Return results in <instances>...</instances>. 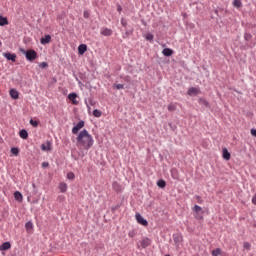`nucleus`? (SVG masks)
Returning a JSON list of instances; mask_svg holds the SVG:
<instances>
[{"mask_svg":"<svg viewBox=\"0 0 256 256\" xmlns=\"http://www.w3.org/2000/svg\"><path fill=\"white\" fill-rule=\"evenodd\" d=\"M76 139L78 147H82V149H85L86 151H89V149L93 147V143H95L93 136L89 134V131L86 129L80 131Z\"/></svg>","mask_w":256,"mask_h":256,"instance_id":"1","label":"nucleus"},{"mask_svg":"<svg viewBox=\"0 0 256 256\" xmlns=\"http://www.w3.org/2000/svg\"><path fill=\"white\" fill-rule=\"evenodd\" d=\"M20 53H22V55H25L27 61H30V63H33V61L37 59V52L33 49L26 51L25 49L20 48Z\"/></svg>","mask_w":256,"mask_h":256,"instance_id":"2","label":"nucleus"},{"mask_svg":"<svg viewBox=\"0 0 256 256\" xmlns=\"http://www.w3.org/2000/svg\"><path fill=\"white\" fill-rule=\"evenodd\" d=\"M84 127H85V122L81 120L80 122L77 123L76 126L72 128L73 135H77L79 131H81V129H83Z\"/></svg>","mask_w":256,"mask_h":256,"instance_id":"3","label":"nucleus"},{"mask_svg":"<svg viewBox=\"0 0 256 256\" xmlns=\"http://www.w3.org/2000/svg\"><path fill=\"white\" fill-rule=\"evenodd\" d=\"M2 55L7 59V61H12V63L17 61V54L15 53L4 52Z\"/></svg>","mask_w":256,"mask_h":256,"instance_id":"4","label":"nucleus"},{"mask_svg":"<svg viewBox=\"0 0 256 256\" xmlns=\"http://www.w3.org/2000/svg\"><path fill=\"white\" fill-rule=\"evenodd\" d=\"M135 217H136L137 223H139L140 225H143V227H147V225H149V222H147V220H145V218H143L141 214L136 213Z\"/></svg>","mask_w":256,"mask_h":256,"instance_id":"5","label":"nucleus"},{"mask_svg":"<svg viewBox=\"0 0 256 256\" xmlns=\"http://www.w3.org/2000/svg\"><path fill=\"white\" fill-rule=\"evenodd\" d=\"M187 93L190 97H193V95H199V93H201V90L197 87H191L188 89Z\"/></svg>","mask_w":256,"mask_h":256,"instance_id":"6","label":"nucleus"},{"mask_svg":"<svg viewBox=\"0 0 256 256\" xmlns=\"http://www.w3.org/2000/svg\"><path fill=\"white\" fill-rule=\"evenodd\" d=\"M85 105L88 109V111H91V107H95V105H97V102L95 100H93V98H90L87 100H85Z\"/></svg>","mask_w":256,"mask_h":256,"instance_id":"7","label":"nucleus"},{"mask_svg":"<svg viewBox=\"0 0 256 256\" xmlns=\"http://www.w3.org/2000/svg\"><path fill=\"white\" fill-rule=\"evenodd\" d=\"M193 211H195L196 213V218L197 219H203V216H200L199 213H203V208H201V206L199 205H195L194 208H193Z\"/></svg>","mask_w":256,"mask_h":256,"instance_id":"8","label":"nucleus"},{"mask_svg":"<svg viewBox=\"0 0 256 256\" xmlns=\"http://www.w3.org/2000/svg\"><path fill=\"white\" fill-rule=\"evenodd\" d=\"M9 95L14 100L19 99V91H17L15 88L10 89Z\"/></svg>","mask_w":256,"mask_h":256,"instance_id":"9","label":"nucleus"},{"mask_svg":"<svg viewBox=\"0 0 256 256\" xmlns=\"http://www.w3.org/2000/svg\"><path fill=\"white\" fill-rule=\"evenodd\" d=\"M68 99L71 100L73 105H79V101H77V94L76 93H70L68 95Z\"/></svg>","mask_w":256,"mask_h":256,"instance_id":"10","label":"nucleus"},{"mask_svg":"<svg viewBox=\"0 0 256 256\" xmlns=\"http://www.w3.org/2000/svg\"><path fill=\"white\" fill-rule=\"evenodd\" d=\"M140 245L143 249H146V247H149L151 245V239L149 238H144L140 241Z\"/></svg>","mask_w":256,"mask_h":256,"instance_id":"11","label":"nucleus"},{"mask_svg":"<svg viewBox=\"0 0 256 256\" xmlns=\"http://www.w3.org/2000/svg\"><path fill=\"white\" fill-rule=\"evenodd\" d=\"M40 43H41V45H47V44L51 43V35H45L44 37H42L40 39Z\"/></svg>","mask_w":256,"mask_h":256,"instance_id":"12","label":"nucleus"},{"mask_svg":"<svg viewBox=\"0 0 256 256\" xmlns=\"http://www.w3.org/2000/svg\"><path fill=\"white\" fill-rule=\"evenodd\" d=\"M101 35H104V37H111V35H113V30L109 29V28H104L101 30Z\"/></svg>","mask_w":256,"mask_h":256,"instance_id":"13","label":"nucleus"},{"mask_svg":"<svg viewBox=\"0 0 256 256\" xmlns=\"http://www.w3.org/2000/svg\"><path fill=\"white\" fill-rule=\"evenodd\" d=\"M222 153L223 159H225V161H229L231 159V153H229V150H227V148H223Z\"/></svg>","mask_w":256,"mask_h":256,"instance_id":"14","label":"nucleus"},{"mask_svg":"<svg viewBox=\"0 0 256 256\" xmlns=\"http://www.w3.org/2000/svg\"><path fill=\"white\" fill-rule=\"evenodd\" d=\"M58 188L60 189L61 193H67V189H68L67 183L60 182L58 185Z\"/></svg>","mask_w":256,"mask_h":256,"instance_id":"15","label":"nucleus"},{"mask_svg":"<svg viewBox=\"0 0 256 256\" xmlns=\"http://www.w3.org/2000/svg\"><path fill=\"white\" fill-rule=\"evenodd\" d=\"M162 55H164V57H171V55H173V50L170 48H164Z\"/></svg>","mask_w":256,"mask_h":256,"instance_id":"16","label":"nucleus"},{"mask_svg":"<svg viewBox=\"0 0 256 256\" xmlns=\"http://www.w3.org/2000/svg\"><path fill=\"white\" fill-rule=\"evenodd\" d=\"M11 249V242H4L1 246H0V251H7Z\"/></svg>","mask_w":256,"mask_h":256,"instance_id":"17","label":"nucleus"},{"mask_svg":"<svg viewBox=\"0 0 256 256\" xmlns=\"http://www.w3.org/2000/svg\"><path fill=\"white\" fill-rule=\"evenodd\" d=\"M86 51H87V45H85V44L79 45V47H78L79 55H84Z\"/></svg>","mask_w":256,"mask_h":256,"instance_id":"18","label":"nucleus"},{"mask_svg":"<svg viewBox=\"0 0 256 256\" xmlns=\"http://www.w3.org/2000/svg\"><path fill=\"white\" fill-rule=\"evenodd\" d=\"M14 199L16 201H19V203H21V201H23V194H21V192H19V191H16L14 193Z\"/></svg>","mask_w":256,"mask_h":256,"instance_id":"19","label":"nucleus"},{"mask_svg":"<svg viewBox=\"0 0 256 256\" xmlns=\"http://www.w3.org/2000/svg\"><path fill=\"white\" fill-rule=\"evenodd\" d=\"M5 25H9V20L7 17L0 16V27H5Z\"/></svg>","mask_w":256,"mask_h":256,"instance_id":"20","label":"nucleus"},{"mask_svg":"<svg viewBox=\"0 0 256 256\" xmlns=\"http://www.w3.org/2000/svg\"><path fill=\"white\" fill-rule=\"evenodd\" d=\"M42 151H51V142H47L46 144L41 145Z\"/></svg>","mask_w":256,"mask_h":256,"instance_id":"21","label":"nucleus"},{"mask_svg":"<svg viewBox=\"0 0 256 256\" xmlns=\"http://www.w3.org/2000/svg\"><path fill=\"white\" fill-rule=\"evenodd\" d=\"M19 136L21 139H27L29 137V133H27V130L23 129L19 132Z\"/></svg>","mask_w":256,"mask_h":256,"instance_id":"22","label":"nucleus"},{"mask_svg":"<svg viewBox=\"0 0 256 256\" xmlns=\"http://www.w3.org/2000/svg\"><path fill=\"white\" fill-rule=\"evenodd\" d=\"M157 185L160 187V189H165L167 183L165 182V180H158Z\"/></svg>","mask_w":256,"mask_h":256,"instance_id":"23","label":"nucleus"},{"mask_svg":"<svg viewBox=\"0 0 256 256\" xmlns=\"http://www.w3.org/2000/svg\"><path fill=\"white\" fill-rule=\"evenodd\" d=\"M198 102L200 105H205V107H209V102H207L205 98H199Z\"/></svg>","mask_w":256,"mask_h":256,"instance_id":"24","label":"nucleus"},{"mask_svg":"<svg viewBox=\"0 0 256 256\" xmlns=\"http://www.w3.org/2000/svg\"><path fill=\"white\" fill-rule=\"evenodd\" d=\"M112 187L114 191H121V186L117 182H113Z\"/></svg>","mask_w":256,"mask_h":256,"instance_id":"25","label":"nucleus"},{"mask_svg":"<svg viewBox=\"0 0 256 256\" xmlns=\"http://www.w3.org/2000/svg\"><path fill=\"white\" fill-rule=\"evenodd\" d=\"M26 231H31L33 229V222H27L25 224Z\"/></svg>","mask_w":256,"mask_h":256,"instance_id":"26","label":"nucleus"},{"mask_svg":"<svg viewBox=\"0 0 256 256\" xmlns=\"http://www.w3.org/2000/svg\"><path fill=\"white\" fill-rule=\"evenodd\" d=\"M221 253H222L221 248H217L212 251V256H219L221 255Z\"/></svg>","mask_w":256,"mask_h":256,"instance_id":"27","label":"nucleus"},{"mask_svg":"<svg viewBox=\"0 0 256 256\" xmlns=\"http://www.w3.org/2000/svg\"><path fill=\"white\" fill-rule=\"evenodd\" d=\"M11 153L12 155H15V157H17V155H19V148L17 147L11 148Z\"/></svg>","mask_w":256,"mask_h":256,"instance_id":"28","label":"nucleus"},{"mask_svg":"<svg viewBox=\"0 0 256 256\" xmlns=\"http://www.w3.org/2000/svg\"><path fill=\"white\" fill-rule=\"evenodd\" d=\"M175 109H177V105L170 103L168 105V111H175Z\"/></svg>","mask_w":256,"mask_h":256,"instance_id":"29","label":"nucleus"},{"mask_svg":"<svg viewBox=\"0 0 256 256\" xmlns=\"http://www.w3.org/2000/svg\"><path fill=\"white\" fill-rule=\"evenodd\" d=\"M93 115H94V117H101V115H103V113L100 110L95 109L93 111Z\"/></svg>","mask_w":256,"mask_h":256,"instance_id":"30","label":"nucleus"},{"mask_svg":"<svg viewBox=\"0 0 256 256\" xmlns=\"http://www.w3.org/2000/svg\"><path fill=\"white\" fill-rule=\"evenodd\" d=\"M243 247H244V249H246V251H250L251 250V243L244 242Z\"/></svg>","mask_w":256,"mask_h":256,"instance_id":"31","label":"nucleus"},{"mask_svg":"<svg viewBox=\"0 0 256 256\" xmlns=\"http://www.w3.org/2000/svg\"><path fill=\"white\" fill-rule=\"evenodd\" d=\"M114 89H118V90H121V89H125V85L123 84H115L113 86Z\"/></svg>","mask_w":256,"mask_h":256,"instance_id":"32","label":"nucleus"},{"mask_svg":"<svg viewBox=\"0 0 256 256\" xmlns=\"http://www.w3.org/2000/svg\"><path fill=\"white\" fill-rule=\"evenodd\" d=\"M30 125H32V127H38L39 126V122L37 120H30Z\"/></svg>","mask_w":256,"mask_h":256,"instance_id":"33","label":"nucleus"},{"mask_svg":"<svg viewBox=\"0 0 256 256\" xmlns=\"http://www.w3.org/2000/svg\"><path fill=\"white\" fill-rule=\"evenodd\" d=\"M67 179H69L70 181H73V179H75V174L73 172H69L67 174Z\"/></svg>","mask_w":256,"mask_h":256,"instance_id":"34","label":"nucleus"},{"mask_svg":"<svg viewBox=\"0 0 256 256\" xmlns=\"http://www.w3.org/2000/svg\"><path fill=\"white\" fill-rule=\"evenodd\" d=\"M233 5L234 7H241V0H234Z\"/></svg>","mask_w":256,"mask_h":256,"instance_id":"35","label":"nucleus"},{"mask_svg":"<svg viewBox=\"0 0 256 256\" xmlns=\"http://www.w3.org/2000/svg\"><path fill=\"white\" fill-rule=\"evenodd\" d=\"M39 67H41V69H46V67H49V64H47V62H42L39 64Z\"/></svg>","mask_w":256,"mask_h":256,"instance_id":"36","label":"nucleus"},{"mask_svg":"<svg viewBox=\"0 0 256 256\" xmlns=\"http://www.w3.org/2000/svg\"><path fill=\"white\" fill-rule=\"evenodd\" d=\"M146 40L153 41V34H151V33L146 34Z\"/></svg>","mask_w":256,"mask_h":256,"instance_id":"37","label":"nucleus"},{"mask_svg":"<svg viewBox=\"0 0 256 256\" xmlns=\"http://www.w3.org/2000/svg\"><path fill=\"white\" fill-rule=\"evenodd\" d=\"M121 25H122L123 27H127V20H125V18H122V19H121Z\"/></svg>","mask_w":256,"mask_h":256,"instance_id":"38","label":"nucleus"},{"mask_svg":"<svg viewBox=\"0 0 256 256\" xmlns=\"http://www.w3.org/2000/svg\"><path fill=\"white\" fill-rule=\"evenodd\" d=\"M250 133L253 137H256V129H251Z\"/></svg>","mask_w":256,"mask_h":256,"instance_id":"39","label":"nucleus"},{"mask_svg":"<svg viewBox=\"0 0 256 256\" xmlns=\"http://www.w3.org/2000/svg\"><path fill=\"white\" fill-rule=\"evenodd\" d=\"M244 39H246V41H249V39H251V35L245 34V35H244Z\"/></svg>","mask_w":256,"mask_h":256,"instance_id":"40","label":"nucleus"},{"mask_svg":"<svg viewBox=\"0 0 256 256\" xmlns=\"http://www.w3.org/2000/svg\"><path fill=\"white\" fill-rule=\"evenodd\" d=\"M42 167L45 169V168H47V167H49V163L48 162H43L42 163Z\"/></svg>","mask_w":256,"mask_h":256,"instance_id":"41","label":"nucleus"},{"mask_svg":"<svg viewBox=\"0 0 256 256\" xmlns=\"http://www.w3.org/2000/svg\"><path fill=\"white\" fill-rule=\"evenodd\" d=\"M252 203L253 205H256V194L252 197Z\"/></svg>","mask_w":256,"mask_h":256,"instance_id":"42","label":"nucleus"},{"mask_svg":"<svg viewBox=\"0 0 256 256\" xmlns=\"http://www.w3.org/2000/svg\"><path fill=\"white\" fill-rule=\"evenodd\" d=\"M117 11H118L119 13H121V11H123V8L121 7V5H118Z\"/></svg>","mask_w":256,"mask_h":256,"instance_id":"43","label":"nucleus"},{"mask_svg":"<svg viewBox=\"0 0 256 256\" xmlns=\"http://www.w3.org/2000/svg\"><path fill=\"white\" fill-rule=\"evenodd\" d=\"M84 17H85V19L89 18V12L85 11L84 12Z\"/></svg>","mask_w":256,"mask_h":256,"instance_id":"44","label":"nucleus"},{"mask_svg":"<svg viewBox=\"0 0 256 256\" xmlns=\"http://www.w3.org/2000/svg\"><path fill=\"white\" fill-rule=\"evenodd\" d=\"M198 203H203V200H201V197L197 196Z\"/></svg>","mask_w":256,"mask_h":256,"instance_id":"45","label":"nucleus"},{"mask_svg":"<svg viewBox=\"0 0 256 256\" xmlns=\"http://www.w3.org/2000/svg\"><path fill=\"white\" fill-rule=\"evenodd\" d=\"M128 235H129L130 237H133V233H131V232H129Z\"/></svg>","mask_w":256,"mask_h":256,"instance_id":"46","label":"nucleus"},{"mask_svg":"<svg viewBox=\"0 0 256 256\" xmlns=\"http://www.w3.org/2000/svg\"><path fill=\"white\" fill-rule=\"evenodd\" d=\"M1 45H2V43H1V41H0V47H1Z\"/></svg>","mask_w":256,"mask_h":256,"instance_id":"47","label":"nucleus"}]
</instances>
